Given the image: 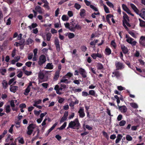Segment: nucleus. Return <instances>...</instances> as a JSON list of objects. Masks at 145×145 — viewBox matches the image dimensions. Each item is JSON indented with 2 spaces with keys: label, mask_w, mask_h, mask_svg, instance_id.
Instances as JSON below:
<instances>
[{
  "label": "nucleus",
  "mask_w": 145,
  "mask_h": 145,
  "mask_svg": "<svg viewBox=\"0 0 145 145\" xmlns=\"http://www.w3.org/2000/svg\"><path fill=\"white\" fill-rule=\"evenodd\" d=\"M84 2L86 5L87 6H90L91 5V2L88 1L87 0H84Z\"/></svg>",
  "instance_id": "obj_57"
},
{
  "label": "nucleus",
  "mask_w": 145,
  "mask_h": 145,
  "mask_svg": "<svg viewBox=\"0 0 145 145\" xmlns=\"http://www.w3.org/2000/svg\"><path fill=\"white\" fill-rule=\"evenodd\" d=\"M82 28L81 26L79 24H77L74 26H71L70 31L72 32H75L76 29H81Z\"/></svg>",
  "instance_id": "obj_7"
},
{
  "label": "nucleus",
  "mask_w": 145,
  "mask_h": 145,
  "mask_svg": "<svg viewBox=\"0 0 145 145\" xmlns=\"http://www.w3.org/2000/svg\"><path fill=\"white\" fill-rule=\"evenodd\" d=\"M68 38L70 39H71L74 38L75 36L72 33H69L68 34Z\"/></svg>",
  "instance_id": "obj_38"
},
{
  "label": "nucleus",
  "mask_w": 145,
  "mask_h": 145,
  "mask_svg": "<svg viewBox=\"0 0 145 145\" xmlns=\"http://www.w3.org/2000/svg\"><path fill=\"white\" fill-rule=\"evenodd\" d=\"M89 95H91L95 96V92L94 90H90L89 91Z\"/></svg>",
  "instance_id": "obj_34"
},
{
  "label": "nucleus",
  "mask_w": 145,
  "mask_h": 145,
  "mask_svg": "<svg viewBox=\"0 0 145 145\" xmlns=\"http://www.w3.org/2000/svg\"><path fill=\"white\" fill-rule=\"evenodd\" d=\"M78 113L79 117L80 118H83L85 116V113L83 107H80V108Z\"/></svg>",
  "instance_id": "obj_4"
},
{
  "label": "nucleus",
  "mask_w": 145,
  "mask_h": 145,
  "mask_svg": "<svg viewBox=\"0 0 145 145\" xmlns=\"http://www.w3.org/2000/svg\"><path fill=\"white\" fill-rule=\"evenodd\" d=\"M111 45L113 47V48L114 49V51L116 53V50H114L116 48V44L114 40H112L111 42Z\"/></svg>",
  "instance_id": "obj_18"
},
{
  "label": "nucleus",
  "mask_w": 145,
  "mask_h": 145,
  "mask_svg": "<svg viewBox=\"0 0 145 145\" xmlns=\"http://www.w3.org/2000/svg\"><path fill=\"white\" fill-rule=\"evenodd\" d=\"M139 43L143 46H145V36H142L140 37Z\"/></svg>",
  "instance_id": "obj_11"
},
{
  "label": "nucleus",
  "mask_w": 145,
  "mask_h": 145,
  "mask_svg": "<svg viewBox=\"0 0 145 145\" xmlns=\"http://www.w3.org/2000/svg\"><path fill=\"white\" fill-rule=\"evenodd\" d=\"M115 65L116 68V71L113 72H112V77H116V78H117L118 77V62H116Z\"/></svg>",
  "instance_id": "obj_10"
},
{
  "label": "nucleus",
  "mask_w": 145,
  "mask_h": 145,
  "mask_svg": "<svg viewBox=\"0 0 145 145\" xmlns=\"http://www.w3.org/2000/svg\"><path fill=\"white\" fill-rule=\"evenodd\" d=\"M25 42V39H21L20 40V41L19 42V45L20 46H24L25 44H24V43Z\"/></svg>",
  "instance_id": "obj_43"
},
{
  "label": "nucleus",
  "mask_w": 145,
  "mask_h": 145,
  "mask_svg": "<svg viewBox=\"0 0 145 145\" xmlns=\"http://www.w3.org/2000/svg\"><path fill=\"white\" fill-rule=\"evenodd\" d=\"M48 2H46V3H45L44 4L43 6V7L45 8H47L48 10H49L50 9V8L49 6L48 5Z\"/></svg>",
  "instance_id": "obj_50"
},
{
  "label": "nucleus",
  "mask_w": 145,
  "mask_h": 145,
  "mask_svg": "<svg viewBox=\"0 0 145 145\" xmlns=\"http://www.w3.org/2000/svg\"><path fill=\"white\" fill-rule=\"evenodd\" d=\"M33 41V40L31 39H29L26 40L27 42V45H29L30 44H32Z\"/></svg>",
  "instance_id": "obj_46"
},
{
  "label": "nucleus",
  "mask_w": 145,
  "mask_h": 145,
  "mask_svg": "<svg viewBox=\"0 0 145 145\" xmlns=\"http://www.w3.org/2000/svg\"><path fill=\"white\" fill-rule=\"evenodd\" d=\"M18 142L19 143L22 144H23L24 143V138L23 137H21L18 140Z\"/></svg>",
  "instance_id": "obj_55"
},
{
  "label": "nucleus",
  "mask_w": 145,
  "mask_h": 145,
  "mask_svg": "<svg viewBox=\"0 0 145 145\" xmlns=\"http://www.w3.org/2000/svg\"><path fill=\"white\" fill-rule=\"evenodd\" d=\"M53 68V65L52 63H48L47 64L45 69H52Z\"/></svg>",
  "instance_id": "obj_19"
},
{
  "label": "nucleus",
  "mask_w": 145,
  "mask_h": 145,
  "mask_svg": "<svg viewBox=\"0 0 145 145\" xmlns=\"http://www.w3.org/2000/svg\"><path fill=\"white\" fill-rule=\"evenodd\" d=\"M63 88L61 87H59V85H57L55 86L54 89L56 91V92L57 94L59 95L61 94H62L59 91H62L63 89Z\"/></svg>",
  "instance_id": "obj_9"
},
{
  "label": "nucleus",
  "mask_w": 145,
  "mask_h": 145,
  "mask_svg": "<svg viewBox=\"0 0 145 145\" xmlns=\"http://www.w3.org/2000/svg\"><path fill=\"white\" fill-rule=\"evenodd\" d=\"M59 71H57L56 72L54 78V80H58L59 76Z\"/></svg>",
  "instance_id": "obj_17"
},
{
  "label": "nucleus",
  "mask_w": 145,
  "mask_h": 145,
  "mask_svg": "<svg viewBox=\"0 0 145 145\" xmlns=\"http://www.w3.org/2000/svg\"><path fill=\"white\" fill-rule=\"evenodd\" d=\"M68 83V80L67 79H65L63 77L60 80V83Z\"/></svg>",
  "instance_id": "obj_47"
},
{
  "label": "nucleus",
  "mask_w": 145,
  "mask_h": 145,
  "mask_svg": "<svg viewBox=\"0 0 145 145\" xmlns=\"http://www.w3.org/2000/svg\"><path fill=\"white\" fill-rule=\"evenodd\" d=\"M33 124L32 123L30 124L27 127V134L28 135H31L33 131V129L34 128V127L33 126Z\"/></svg>",
  "instance_id": "obj_3"
},
{
  "label": "nucleus",
  "mask_w": 145,
  "mask_h": 145,
  "mask_svg": "<svg viewBox=\"0 0 145 145\" xmlns=\"http://www.w3.org/2000/svg\"><path fill=\"white\" fill-rule=\"evenodd\" d=\"M55 138L59 141L61 139V137L59 135H57L55 136Z\"/></svg>",
  "instance_id": "obj_64"
},
{
  "label": "nucleus",
  "mask_w": 145,
  "mask_h": 145,
  "mask_svg": "<svg viewBox=\"0 0 145 145\" xmlns=\"http://www.w3.org/2000/svg\"><path fill=\"white\" fill-rule=\"evenodd\" d=\"M44 76V74L42 72H40L38 74V77L40 79H43Z\"/></svg>",
  "instance_id": "obj_24"
},
{
  "label": "nucleus",
  "mask_w": 145,
  "mask_h": 145,
  "mask_svg": "<svg viewBox=\"0 0 145 145\" xmlns=\"http://www.w3.org/2000/svg\"><path fill=\"white\" fill-rule=\"evenodd\" d=\"M57 123L56 122L47 131L48 133H50L52 130H53L54 128L57 125Z\"/></svg>",
  "instance_id": "obj_20"
},
{
  "label": "nucleus",
  "mask_w": 145,
  "mask_h": 145,
  "mask_svg": "<svg viewBox=\"0 0 145 145\" xmlns=\"http://www.w3.org/2000/svg\"><path fill=\"white\" fill-rule=\"evenodd\" d=\"M103 135L108 140L109 137L108 135L105 132L103 131Z\"/></svg>",
  "instance_id": "obj_42"
},
{
  "label": "nucleus",
  "mask_w": 145,
  "mask_h": 145,
  "mask_svg": "<svg viewBox=\"0 0 145 145\" xmlns=\"http://www.w3.org/2000/svg\"><path fill=\"white\" fill-rule=\"evenodd\" d=\"M67 124V122H64L63 124L60 127L58 128V129L59 130H62L64 129L66 126Z\"/></svg>",
  "instance_id": "obj_28"
},
{
  "label": "nucleus",
  "mask_w": 145,
  "mask_h": 145,
  "mask_svg": "<svg viewBox=\"0 0 145 145\" xmlns=\"http://www.w3.org/2000/svg\"><path fill=\"white\" fill-rule=\"evenodd\" d=\"M118 109L121 112H125L127 111V108L125 106H118Z\"/></svg>",
  "instance_id": "obj_13"
},
{
  "label": "nucleus",
  "mask_w": 145,
  "mask_h": 145,
  "mask_svg": "<svg viewBox=\"0 0 145 145\" xmlns=\"http://www.w3.org/2000/svg\"><path fill=\"white\" fill-rule=\"evenodd\" d=\"M130 105L132 107L134 108H137L138 107L137 104L135 103H131Z\"/></svg>",
  "instance_id": "obj_37"
},
{
  "label": "nucleus",
  "mask_w": 145,
  "mask_h": 145,
  "mask_svg": "<svg viewBox=\"0 0 145 145\" xmlns=\"http://www.w3.org/2000/svg\"><path fill=\"white\" fill-rule=\"evenodd\" d=\"M46 61V57L45 55H41L39 57V60L38 62L39 65L41 66L45 63Z\"/></svg>",
  "instance_id": "obj_2"
},
{
  "label": "nucleus",
  "mask_w": 145,
  "mask_h": 145,
  "mask_svg": "<svg viewBox=\"0 0 145 145\" xmlns=\"http://www.w3.org/2000/svg\"><path fill=\"white\" fill-rule=\"evenodd\" d=\"M37 25H38L36 23H33L31 25L29 26L28 27L30 29H31L32 28H35L37 27Z\"/></svg>",
  "instance_id": "obj_27"
},
{
  "label": "nucleus",
  "mask_w": 145,
  "mask_h": 145,
  "mask_svg": "<svg viewBox=\"0 0 145 145\" xmlns=\"http://www.w3.org/2000/svg\"><path fill=\"white\" fill-rule=\"evenodd\" d=\"M2 85L3 88H7L8 86V83L5 80H4L2 82Z\"/></svg>",
  "instance_id": "obj_33"
},
{
  "label": "nucleus",
  "mask_w": 145,
  "mask_h": 145,
  "mask_svg": "<svg viewBox=\"0 0 145 145\" xmlns=\"http://www.w3.org/2000/svg\"><path fill=\"white\" fill-rule=\"evenodd\" d=\"M123 25L124 24H126V25L129 27H130L131 26L130 24L127 22V20H124V21H123Z\"/></svg>",
  "instance_id": "obj_44"
},
{
  "label": "nucleus",
  "mask_w": 145,
  "mask_h": 145,
  "mask_svg": "<svg viewBox=\"0 0 145 145\" xmlns=\"http://www.w3.org/2000/svg\"><path fill=\"white\" fill-rule=\"evenodd\" d=\"M130 6L133 9L137 14H139V11L134 4L131 3L130 4Z\"/></svg>",
  "instance_id": "obj_12"
},
{
  "label": "nucleus",
  "mask_w": 145,
  "mask_h": 145,
  "mask_svg": "<svg viewBox=\"0 0 145 145\" xmlns=\"http://www.w3.org/2000/svg\"><path fill=\"white\" fill-rule=\"evenodd\" d=\"M74 7L77 10L79 9L81 7V6L77 3H75L74 5Z\"/></svg>",
  "instance_id": "obj_40"
},
{
  "label": "nucleus",
  "mask_w": 145,
  "mask_h": 145,
  "mask_svg": "<svg viewBox=\"0 0 145 145\" xmlns=\"http://www.w3.org/2000/svg\"><path fill=\"white\" fill-rule=\"evenodd\" d=\"M54 43L56 46V48L57 51L58 52L60 51V46L59 44V39L57 38H56L55 39Z\"/></svg>",
  "instance_id": "obj_5"
},
{
  "label": "nucleus",
  "mask_w": 145,
  "mask_h": 145,
  "mask_svg": "<svg viewBox=\"0 0 145 145\" xmlns=\"http://www.w3.org/2000/svg\"><path fill=\"white\" fill-rule=\"evenodd\" d=\"M72 76L73 74L72 73H71L70 72H69L67 73L66 75L63 76V78H65L66 76H67L69 77V78H70Z\"/></svg>",
  "instance_id": "obj_45"
},
{
  "label": "nucleus",
  "mask_w": 145,
  "mask_h": 145,
  "mask_svg": "<svg viewBox=\"0 0 145 145\" xmlns=\"http://www.w3.org/2000/svg\"><path fill=\"white\" fill-rule=\"evenodd\" d=\"M64 25L66 28L69 29L70 30L71 26H70V24L69 23H66V24H64Z\"/></svg>",
  "instance_id": "obj_49"
},
{
  "label": "nucleus",
  "mask_w": 145,
  "mask_h": 145,
  "mask_svg": "<svg viewBox=\"0 0 145 145\" xmlns=\"http://www.w3.org/2000/svg\"><path fill=\"white\" fill-rule=\"evenodd\" d=\"M80 127V124L78 118L75 119L74 121L70 122L67 129L71 128L74 129H78Z\"/></svg>",
  "instance_id": "obj_1"
},
{
  "label": "nucleus",
  "mask_w": 145,
  "mask_h": 145,
  "mask_svg": "<svg viewBox=\"0 0 145 145\" xmlns=\"http://www.w3.org/2000/svg\"><path fill=\"white\" fill-rule=\"evenodd\" d=\"M24 73L27 76L30 75L32 73L31 71H28L27 70L25 71V72H24Z\"/></svg>",
  "instance_id": "obj_52"
},
{
  "label": "nucleus",
  "mask_w": 145,
  "mask_h": 145,
  "mask_svg": "<svg viewBox=\"0 0 145 145\" xmlns=\"http://www.w3.org/2000/svg\"><path fill=\"white\" fill-rule=\"evenodd\" d=\"M126 121L124 120H122L119 122V125L120 126H123L126 124Z\"/></svg>",
  "instance_id": "obj_41"
},
{
  "label": "nucleus",
  "mask_w": 145,
  "mask_h": 145,
  "mask_svg": "<svg viewBox=\"0 0 145 145\" xmlns=\"http://www.w3.org/2000/svg\"><path fill=\"white\" fill-rule=\"evenodd\" d=\"M18 87L16 86H12L11 85L10 86V90L13 93H15L18 89Z\"/></svg>",
  "instance_id": "obj_15"
},
{
  "label": "nucleus",
  "mask_w": 145,
  "mask_h": 145,
  "mask_svg": "<svg viewBox=\"0 0 145 145\" xmlns=\"http://www.w3.org/2000/svg\"><path fill=\"white\" fill-rule=\"evenodd\" d=\"M106 3L107 5L110 7L112 8H113L114 7V5L111 3L109 1H107Z\"/></svg>",
  "instance_id": "obj_48"
},
{
  "label": "nucleus",
  "mask_w": 145,
  "mask_h": 145,
  "mask_svg": "<svg viewBox=\"0 0 145 145\" xmlns=\"http://www.w3.org/2000/svg\"><path fill=\"white\" fill-rule=\"evenodd\" d=\"M51 36V34L50 33H47L46 35V40L48 41H49L50 40Z\"/></svg>",
  "instance_id": "obj_36"
},
{
  "label": "nucleus",
  "mask_w": 145,
  "mask_h": 145,
  "mask_svg": "<svg viewBox=\"0 0 145 145\" xmlns=\"http://www.w3.org/2000/svg\"><path fill=\"white\" fill-rule=\"evenodd\" d=\"M97 68L98 69L101 70L103 68V65L100 63H98L97 64Z\"/></svg>",
  "instance_id": "obj_31"
},
{
  "label": "nucleus",
  "mask_w": 145,
  "mask_h": 145,
  "mask_svg": "<svg viewBox=\"0 0 145 145\" xmlns=\"http://www.w3.org/2000/svg\"><path fill=\"white\" fill-rule=\"evenodd\" d=\"M80 74L81 75L83 78H86L87 77V73L85 70L82 68H80L79 69Z\"/></svg>",
  "instance_id": "obj_6"
},
{
  "label": "nucleus",
  "mask_w": 145,
  "mask_h": 145,
  "mask_svg": "<svg viewBox=\"0 0 145 145\" xmlns=\"http://www.w3.org/2000/svg\"><path fill=\"white\" fill-rule=\"evenodd\" d=\"M103 4L104 5V8L105 12L106 13H110V11L108 7L106 5H105L103 3Z\"/></svg>",
  "instance_id": "obj_32"
},
{
  "label": "nucleus",
  "mask_w": 145,
  "mask_h": 145,
  "mask_svg": "<svg viewBox=\"0 0 145 145\" xmlns=\"http://www.w3.org/2000/svg\"><path fill=\"white\" fill-rule=\"evenodd\" d=\"M10 106L9 105H7L5 107L6 112L7 113H9L10 111Z\"/></svg>",
  "instance_id": "obj_35"
},
{
  "label": "nucleus",
  "mask_w": 145,
  "mask_h": 145,
  "mask_svg": "<svg viewBox=\"0 0 145 145\" xmlns=\"http://www.w3.org/2000/svg\"><path fill=\"white\" fill-rule=\"evenodd\" d=\"M68 15L70 17H71L73 15V12L72 11H69L67 13Z\"/></svg>",
  "instance_id": "obj_62"
},
{
  "label": "nucleus",
  "mask_w": 145,
  "mask_h": 145,
  "mask_svg": "<svg viewBox=\"0 0 145 145\" xmlns=\"http://www.w3.org/2000/svg\"><path fill=\"white\" fill-rule=\"evenodd\" d=\"M121 48L122 52L124 54H126L128 52V49H127V48L124 45H121Z\"/></svg>",
  "instance_id": "obj_14"
},
{
  "label": "nucleus",
  "mask_w": 145,
  "mask_h": 145,
  "mask_svg": "<svg viewBox=\"0 0 145 145\" xmlns=\"http://www.w3.org/2000/svg\"><path fill=\"white\" fill-rule=\"evenodd\" d=\"M80 15L82 17H84L85 15L86 10L84 9H80Z\"/></svg>",
  "instance_id": "obj_23"
},
{
  "label": "nucleus",
  "mask_w": 145,
  "mask_h": 145,
  "mask_svg": "<svg viewBox=\"0 0 145 145\" xmlns=\"http://www.w3.org/2000/svg\"><path fill=\"white\" fill-rule=\"evenodd\" d=\"M134 40L131 37L129 38L126 39V41L127 42L131 44L132 42Z\"/></svg>",
  "instance_id": "obj_51"
},
{
  "label": "nucleus",
  "mask_w": 145,
  "mask_h": 145,
  "mask_svg": "<svg viewBox=\"0 0 145 145\" xmlns=\"http://www.w3.org/2000/svg\"><path fill=\"white\" fill-rule=\"evenodd\" d=\"M80 49L82 51L84 52L87 50V48L86 46L83 45L81 46Z\"/></svg>",
  "instance_id": "obj_39"
},
{
  "label": "nucleus",
  "mask_w": 145,
  "mask_h": 145,
  "mask_svg": "<svg viewBox=\"0 0 145 145\" xmlns=\"http://www.w3.org/2000/svg\"><path fill=\"white\" fill-rule=\"evenodd\" d=\"M140 21V27H145V22L140 18L139 19Z\"/></svg>",
  "instance_id": "obj_25"
},
{
  "label": "nucleus",
  "mask_w": 145,
  "mask_h": 145,
  "mask_svg": "<svg viewBox=\"0 0 145 145\" xmlns=\"http://www.w3.org/2000/svg\"><path fill=\"white\" fill-rule=\"evenodd\" d=\"M11 18H9L7 20L6 22V25H9L11 24Z\"/></svg>",
  "instance_id": "obj_60"
},
{
  "label": "nucleus",
  "mask_w": 145,
  "mask_h": 145,
  "mask_svg": "<svg viewBox=\"0 0 145 145\" xmlns=\"http://www.w3.org/2000/svg\"><path fill=\"white\" fill-rule=\"evenodd\" d=\"M128 33L133 37L134 38L135 37L136 35L132 31H129L128 32Z\"/></svg>",
  "instance_id": "obj_61"
},
{
  "label": "nucleus",
  "mask_w": 145,
  "mask_h": 145,
  "mask_svg": "<svg viewBox=\"0 0 145 145\" xmlns=\"http://www.w3.org/2000/svg\"><path fill=\"white\" fill-rule=\"evenodd\" d=\"M105 51L106 52V54L108 55L110 54L111 52V50L108 47L106 48L105 49Z\"/></svg>",
  "instance_id": "obj_26"
},
{
  "label": "nucleus",
  "mask_w": 145,
  "mask_h": 145,
  "mask_svg": "<svg viewBox=\"0 0 145 145\" xmlns=\"http://www.w3.org/2000/svg\"><path fill=\"white\" fill-rule=\"evenodd\" d=\"M32 62L31 61H28L26 62L25 63V65L27 67H29L31 66Z\"/></svg>",
  "instance_id": "obj_53"
},
{
  "label": "nucleus",
  "mask_w": 145,
  "mask_h": 145,
  "mask_svg": "<svg viewBox=\"0 0 145 145\" xmlns=\"http://www.w3.org/2000/svg\"><path fill=\"white\" fill-rule=\"evenodd\" d=\"M68 115V111H65L64 113L63 116L61 118L60 120V123H62L67 120Z\"/></svg>",
  "instance_id": "obj_8"
},
{
  "label": "nucleus",
  "mask_w": 145,
  "mask_h": 145,
  "mask_svg": "<svg viewBox=\"0 0 145 145\" xmlns=\"http://www.w3.org/2000/svg\"><path fill=\"white\" fill-rule=\"evenodd\" d=\"M126 139L127 140L130 141L132 140V138L131 136L129 135H127L126 137Z\"/></svg>",
  "instance_id": "obj_54"
},
{
  "label": "nucleus",
  "mask_w": 145,
  "mask_h": 145,
  "mask_svg": "<svg viewBox=\"0 0 145 145\" xmlns=\"http://www.w3.org/2000/svg\"><path fill=\"white\" fill-rule=\"evenodd\" d=\"M35 9L37 12H38L39 13L42 14V8L39 6H36L35 8Z\"/></svg>",
  "instance_id": "obj_16"
},
{
  "label": "nucleus",
  "mask_w": 145,
  "mask_h": 145,
  "mask_svg": "<svg viewBox=\"0 0 145 145\" xmlns=\"http://www.w3.org/2000/svg\"><path fill=\"white\" fill-rule=\"evenodd\" d=\"M89 94L87 92L83 91L82 92V95L84 97L87 96Z\"/></svg>",
  "instance_id": "obj_63"
},
{
  "label": "nucleus",
  "mask_w": 145,
  "mask_h": 145,
  "mask_svg": "<svg viewBox=\"0 0 145 145\" xmlns=\"http://www.w3.org/2000/svg\"><path fill=\"white\" fill-rule=\"evenodd\" d=\"M61 18L63 21H68L69 19V17L65 15H63Z\"/></svg>",
  "instance_id": "obj_30"
},
{
  "label": "nucleus",
  "mask_w": 145,
  "mask_h": 145,
  "mask_svg": "<svg viewBox=\"0 0 145 145\" xmlns=\"http://www.w3.org/2000/svg\"><path fill=\"white\" fill-rule=\"evenodd\" d=\"M122 7L123 10H124L125 11L128 9L126 5L124 4H123L122 5Z\"/></svg>",
  "instance_id": "obj_59"
},
{
  "label": "nucleus",
  "mask_w": 145,
  "mask_h": 145,
  "mask_svg": "<svg viewBox=\"0 0 145 145\" xmlns=\"http://www.w3.org/2000/svg\"><path fill=\"white\" fill-rule=\"evenodd\" d=\"M123 21H124V20H127L128 21H129V17L124 12H123Z\"/></svg>",
  "instance_id": "obj_22"
},
{
  "label": "nucleus",
  "mask_w": 145,
  "mask_h": 145,
  "mask_svg": "<svg viewBox=\"0 0 145 145\" xmlns=\"http://www.w3.org/2000/svg\"><path fill=\"white\" fill-rule=\"evenodd\" d=\"M42 101L40 99H39L37 101L35 102L34 104L33 105H37L41 103Z\"/></svg>",
  "instance_id": "obj_58"
},
{
  "label": "nucleus",
  "mask_w": 145,
  "mask_h": 145,
  "mask_svg": "<svg viewBox=\"0 0 145 145\" xmlns=\"http://www.w3.org/2000/svg\"><path fill=\"white\" fill-rule=\"evenodd\" d=\"M26 105L24 103H22L20 104L19 105V107L20 108H25L26 107Z\"/></svg>",
  "instance_id": "obj_56"
},
{
  "label": "nucleus",
  "mask_w": 145,
  "mask_h": 145,
  "mask_svg": "<svg viewBox=\"0 0 145 145\" xmlns=\"http://www.w3.org/2000/svg\"><path fill=\"white\" fill-rule=\"evenodd\" d=\"M124 68V65L121 63L118 62V70H121Z\"/></svg>",
  "instance_id": "obj_29"
},
{
  "label": "nucleus",
  "mask_w": 145,
  "mask_h": 145,
  "mask_svg": "<svg viewBox=\"0 0 145 145\" xmlns=\"http://www.w3.org/2000/svg\"><path fill=\"white\" fill-rule=\"evenodd\" d=\"M31 89V88L27 87L26 89H25V91L24 94L25 95H27L28 94V93L30 92Z\"/></svg>",
  "instance_id": "obj_21"
}]
</instances>
